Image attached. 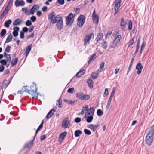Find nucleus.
I'll return each instance as SVG.
<instances>
[{"mask_svg": "<svg viewBox=\"0 0 154 154\" xmlns=\"http://www.w3.org/2000/svg\"><path fill=\"white\" fill-rule=\"evenodd\" d=\"M0 63L3 65H6L7 64V61L5 60H2L0 61Z\"/></svg>", "mask_w": 154, "mask_h": 154, "instance_id": "46", "label": "nucleus"}, {"mask_svg": "<svg viewBox=\"0 0 154 154\" xmlns=\"http://www.w3.org/2000/svg\"><path fill=\"white\" fill-rule=\"evenodd\" d=\"M39 6L38 5L36 4L33 6L31 9L30 10V14H33L39 9Z\"/></svg>", "mask_w": 154, "mask_h": 154, "instance_id": "15", "label": "nucleus"}, {"mask_svg": "<svg viewBox=\"0 0 154 154\" xmlns=\"http://www.w3.org/2000/svg\"><path fill=\"white\" fill-rule=\"evenodd\" d=\"M112 33V32L111 31H109L107 33L105 36L106 38H109L110 37L111 34Z\"/></svg>", "mask_w": 154, "mask_h": 154, "instance_id": "48", "label": "nucleus"}, {"mask_svg": "<svg viewBox=\"0 0 154 154\" xmlns=\"http://www.w3.org/2000/svg\"><path fill=\"white\" fill-rule=\"evenodd\" d=\"M27 86H24L23 87L25 88L24 91L28 93L29 94H31L34 97H35L38 98V94L36 92L37 88L36 85L35 86H31V89L29 90L26 88Z\"/></svg>", "mask_w": 154, "mask_h": 154, "instance_id": "2", "label": "nucleus"}, {"mask_svg": "<svg viewBox=\"0 0 154 154\" xmlns=\"http://www.w3.org/2000/svg\"><path fill=\"white\" fill-rule=\"evenodd\" d=\"M11 48V46L10 45H8L5 48V51L8 53H9L10 51Z\"/></svg>", "mask_w": 154, "mask_h": 154, "instance_id": "50", "label": "nucleus"}, {"mask_svg": "<svg viewBox=\"0 0 154 154\" xmlns=\"http://www.w3.org/2000/svg\"><path fill=\"white\" fill-rule=\"evenodd\" d=\"M83 94V93L80 92L76 94V97L79 99L82 100Z\"/></svg>", "mask_w": 154, "mask_h": 154, "instance_id": "34", "label": "nucleus"}, {"mask_svg": "<svg viewBox=\"0 0 154 154\" xmlns=\"http://www.w3.org/2000/svg\"><path fill=\"white\" fill-rule=\"evenodd\" d=\"M143 68V67L140 63H139L137 64L136 69L138 70L137 73L138 75H139L141 73Z\"/></svg>", "mask_w": 154, "mask_h": 154, "instance_id": "16", "label": "nucleus"}, {"mask_svg": "<svg viewBox=\"0 0 154 154\" xmlns=\"http://www.w3.org/2000/svg\"><path fill=\"white\" fill-rule=\"evenodd\" d=\"M57 15H56L55 13L52 12L50 13L48 16V19L50 20V22L52 24L58 23Z\"/></svg>", "mask_w": 154, "mask_h": 154, "instance_id": "5", "label": "nucleus"}, {"mask_svg": "<svg viewBox=\"0 0 154 154\" xmlns=\"http://www.w3.org/2000/svg\"><path fill=\"white\" fill-rule=\"evenodd\" d=\"M127 24L126 21L124 20V18L121 19L120 26L121 27V29L122 31H125V25Z\"/></svg>", "mask_w": 154, "mask_h": 154, "instance_id": "13", "label": "nucleus"}, {"mask_svg": "<svg viewBox=\"0 0 154 154\" xmlns=\"http://www.w3.org/2000/svg\"><path fill=\"white\" fill-rule=\"evenodd\" d=\"M134 39H131L129 41V45L128 46V47H129L130 46H131L134 43Z\"/></svg>", "mask_w": 154, "mask_h": 154, "instance_id": "49", "label": "nucleus"}, {"mask_svg": "<svg viewBox=\"0 0 154 154\" xmlns=\"http://www.w3.org/2000/svg\"><path fill=\"white\" fill-rule=\"evenodd\" d=\"M82 134V131L80 130H76L74 132V135L75 137H78Z\"/></svg>", "mask_w": 154, "mask_h": 154, "instance_id": "33", "label": "nucleus"}, {"mask_svg": "<svg viewBox=\"0 0 154 154\" xmlns=\"http://www.w3.org/2000/svg\"><path fill=\"white\" fill-rule=\"evenodd\" d=\"M146 45V43L145 42H143L141 45L140 49L143 50Z\"/></svg>", "mask_w": 154, "mask_h": 154, "instance_id": "51", "label": "nucleus"}, {"mask_svg": "<svg viewBox=\"0 0 154 154\" xmlns=\"http://www.w3.org/2000/svg\"><path fill=\"white\" fill-rule=\"evenodd\" d=\"M99 126V124L94 125L93 124H90L88 126V128L92 130L94 132L96 129Z\"/></svg>", "mask_w": 154, "mask_h": 154, "instance_id": "19", "label": "nucleus"}, {"mask_svg": "<svg viewBox=\"0 0 154 154\" xmlns=\"http://www.w3.org/2000/svg\"><path fill=\"white\" fill-rule=\"evenodd\" d=\"M85 70H82L78 72L76 74V77L79 78L82 76L85 72Z\"/></svg>", "mask_w": 154, "mask_h": 154, "instance_id": "26", "label": "nucleus"}, {"mask_svg": "<svg viewBox=\"0 0 154 154\" xmlns=\"http://www.w3.org/2000/svg\"><path fill=\"white\" fill-rule=\"evenodd\" d=\"M11 23L12 21L11 20H8L5 22L4 26L7 28H8L9 27V25L11 24Z\"/></svg>", "mask_w": 154, "mask_h": 154, "instance_id": "29", "label": "nucleus"}, {"mask_svg": "<svg viewBox=\"0 0 154 154\" xmlns=\"http://www.w3.org/2000/svg\"><path fill=\"white\" fill-rule=\"evenodd\" d=\"M77 102V100H75L74 101L72 100H70L69 103V104H71V105H73L74 104H75V103H76Z\"/></svg>", "mask_w": 154, "mask_h": 154, "instance_id": "60", "label": "nucleus"}, {"mask_svg": "<svg viewBox=\"0 0 154 154\" xmlns=\"http://www.w3.org/2000/svg\"><path fill=\"white\" fill-rule=\"evenodd\" d=\"M84 131L86 135H90L91 134V132L89 130L85 129L84 130Z\"/></svg>", "mask_w": 154, "mask_h": 154, "instance_id": "43", "label": "nucleus"}, {"mask_svg": "<svg viewBox=\"0 0 154 154\" xmlns=\"http://www.w3.org/2000/svg\"><path fill=\"white\" fill-rule=\"evenodd\" d=\"M13 34L14 36L16 37L18 35V32L13 31Z\"/></svg>", "mask_w": 154, "mask_h": 154, "instance_id": "59", "label": "nucleus"}, {"mask_svg": "<svg viewBox=\"0 0 154 154\" xmlns=\"http://www.w3.org/2000/svg\"><path fill=\"white\" fill-rule=\"evenodd\" d=\"M32 24V23L31 21L29 20H28L26 23V26H30Z\"/></svg>", "mask_w": 154, "mask_h": 154, "instance_id": "55", "label": "nucleus"}, {"mask_svg": "<svg viewBox=\"0 0 154 154\" xmlns=\"http://www.w3.org/2000/svg\"><path fill=\"white\" fill-rule=\"evenodd\" d=\"M30 19L32 22H34L36 20V17L35 16H33L31 17Z\"/></svg>", "mask_w": 154, "mask_h": 154, "instance_id": "54", "label": "nucleus"}, {"mask_svg": "<svg viewBox=\"0 0 154 154\" xmlns=\"http://www.w3.org/2000/svg\"><path fill=\"white\" fill-rule=\"evenodd\" d=\"M98 75V73L95 72L93 73L91 75V77L93 79H95L97 78Z\"/></svg>", "mask_w": 154, "mask_h": 154, "instance_id": "41", "label": "nucleus"}, {"mask_svg": "<svg viewBox=\"0 0 154 154\" xmlns=\"http://www.w3.org/2000/svg\"><path fill=\"white\" fill-rule=\"evenodd\" d=\"M12 37L11 33L8 36L5 43H8L12 41Z\"/></svg>", "mask_w": 154, "mask_h": 154, "instance_id": "32", "label": "nucleus"}, {"mask_svg": "<svg viewBox=\"0 0 154 154\" xmlns=\"http://www.w3.org/2000/svg\"><path fill=\"white\" fill-rule=\"evenodd\" d=\"M82 108L83 110L86 111H88L89 110L88 106V105H86L85 107H83Z\"/></svg>", "mask_w": 154, "mask_h": 154, "instance_id": "58", "label": "nucleus"}, {"mask_svg": "<svg viewBox=\"0 0 154 154\" xmlns=\"http://www.w3.org/2000/svg\"><path fill=\"white\" fill-rule=\"evenodd\" d=\"M18 60V58H15L12 60L11 64L13 66H14L17 64Z\"/></svg>", "mask_w": 154, "mask_h": 154, "instance_id": "30", "label": "nucleus"}, {"mask_svg": "<svg viewBox=\"0 0 154 154\" xmlns=\"http://www.w3.org/2000/svg\"><path fill=\"white\" fill-rule=\"evenodd\" d=\"M22 10L25 12V14L27 15H29L30 14V11H28L27 8H23L22 9Z\"/></svg>", "mask_w": 154, "mask_h": 154, "instance_id": "37", "label": "nucleus"}, {"mask_svg": "<svg viewBox=\"0 0 154 154\" xmlns=\"http://www.w3.org/2000/svg\"><path fill=\"white\" fill-rule=\"evenodd\" d=\"M132 27V22L131 20H129L128 22V30H131Z\"/></svg>", "mask_w": 154, "mask_h": 154, "instance_id": "38", "label": "nucleus"}, {"mask_svg": "<svg viewBox=\"0 0 154 154\" xmlns=\"http://www.w3.org/2000/svg\"><path fill=\"white\" fill-rule=\"evenodd\" d=\"M67 134V133L66 131H64L61 133L58 138V142L60 143H61L63 142Z\"/></svg>", "mask_w": 154, "mask_h": 154, "instance_id": "12", "label": "nucleus"}, {"mask_svg": "<svg viewBox=\"0 0 154 154\" xmlns=\"http://www.w3.org/2000/svg\"><path fill=\"white\" fill-rule=\"evenodd\" d=\"M75 16L72 13H70L66 17V24L69 26H71L73 23Z\"/></svg>", "mask_w": 154, "mask_h": 154, "instance_id": "3", "label": "nucleus"}, {"mask_svg": "<svg viewBox=\"0 0 154 154\" xmlns=\"http://www.w3.org/2000/svg\"><path fill=\"white\" fill-rule=\"evenodd\" d=\"M119 33L118 32L116 34V35L115 37V39L112 45V47H115L117 44L120 41V39H121L122 37L120 35H117L119 34Z\"/></svg>", "mask_w": 154, "mask_h": 154, "instance_id": "9", "label": "nucleus"}, {"mask_svg": "<svg viewBox=\"0 0 154 154\" xmlns=\"http://www.w3.org/2000/svg\"><path fill=\"white\" fill-rule=\"evenodd\" d=\"M94 34L93 33H91L90 34L86 35L84 39V45H86L89 43V41L92 37L94 38Z\"/></svg>", "mask_w": 154, "mask_h": 154, "instance_id": "8", "label": "nucleus"}, {"mask_svg": "<svg viewBox=\"0 0 154 154\" xmlns=\"http://www.w3.org/2000/svg\"><path fill=\"white\" fill-rule=\"evenodd\" d=\"M70 121L68 117H66L62 121L61 126L63 128H67L70 125Z\"/></svg>", "mask_w": 154, "mask_h": 154, "instance_id": "7", "label": "nucleus"}, {"mask_svg": "<svg viewBox=\"0 0 154 154\" xmlns=\"http://www.w3.org/2000/svg\"><path fill=\"white\" fill-rule=\"evenodd\" d=\"M81 121V118H79V117H76L75 119L74 120L75 122L76 123H79V122H80Z\"/></svg>", "mask_w": 154, "mask_h": 154, "instance_id": "52", "label": "nucleus"}, {"mask_svg": "<svg viewBox=\"0 0 154 154\" xmlns=\"http://www.w3.org/2000/svg\"><path fill=\"white\" fill-rule=\"evenodd\" d=\"M62 101H60V98L58 100V107L61 108L62 107Z\"/></svg>", "mask_w": 154, "mask_h": 154, "instance_id": "56", "label": "nucleus"}, {"mask_svg": "<svg viewBox=\"0 0 154 154\" xmlns=\"http://www.w3.org/2000/svg\"><path fill=\"white\" fill-rule=\"evenodd\" d=\"M112 98L109 97L108 100V101L107 102V105L106 106V108L107 109H108L109 108L111 104V102Z\"/></svg>", "mask_w": 154, "mask_h": 154, "instance_id": "36", "label": "nucleus"}, {"mask_svg": "<svg viewBox=\"0 0 154 154\" xmlns=\"http://www.w3.org/2000/svg\"><path fill=\"white\" fill-rule=\"evenodd\" d=\"M43 123H44V121H42L41 124L40 125L39 127H38V129H37V130L36 131L35 134V136H34L33 139L31 142H30L29 143H26V145L25 146V148H30L32 147L33 146V142H34V139L35 137V136H36V134L37 133V132L40 130L43 127Z\"/></svg>", "mask_w": 154, "mask_h": 154, "instance_id": "4", "label": "nucleus"}, {"mask_svg": "<svg viewBox=\"0 0 154 154\" xmlns=\"http://www.w3.org/2000/svg\"><path fill=\"white\" fill-rule=\"evenodd\" d=\"M64 3V0H58V3L61 5H63Z\"/></svg>", "mask_w": 154, "mask_h": 154, "instance_id": "63", "label": "nucleus"}, {"mask_svg": "<svg viewBox=\"0 0 154 154\" xmlns=\"http://www.w3.org/2000/svg\"><path fill=\"white\" fill-rule=\"evenodd\" d=\"M116 92V87H113V90L111 93L110 95V96L109 97L113 98V97L114 96V94Z\"/></svg>", "mask_w": 154, "mask_h": 154, "instance_id": "39", "label": "nucleus"}, {"mask_svg": "<svg viewBox=\"0 0 154 154\" xmlns=\"http://www.w3.org/2000/svg\"><path fill=\"white\" fill-rule=\"evenodd\" d=\"M34 37V33H32L31 35H29L27 36V38L28 39H29L30 38H33Z\"/></svg>", "mask_w": 154, "mask_h": 154, "instance_id": "62", "label": "nucleus"}, {"mask_svg": "<svg viewBox=\"0 0 154 154\" xmlns=\"http://www.w3.org/2000/svg\"><path fill=\"white\" fill-rule=\"evenodd\" d=\"M28 30V28L26 27H24L23 29V32H26Z\"/></svg>", "mask_w": 154, "mask_h": 154, "instance_id": "61", "label": "nucleus"}, {"mask_svg": "<svg viewBox=\"0 0 154 154\" xmlns=\"http://www.w3.org/2000/svg\"><path fill=\"white\" fill-rule=\"evenodd\" d=\"M93 116L90 115V116H87V113H85L84 116V118L86 119L87 122L89 123L91 122L93 119Z\"/></svg>", "mask_w": 154, "mask_h": 154, "instance_id": "17", "label": "nucleus"}, {"mask_svg": "<svg viewBox=\"0 0 154 154\" xmlns=\"http://www.w3.org/2000/svg\"><path fill=\"white\" fill-rule=\"evenodd\" d=\"M90 98V96L88 95L83 94L82 100H88Z\"/></svg>", "mask_w": 154, "mask_h": 154, "instance_id": "35", "label": "nucleus"}, {"mask_svg": "<svg viewBox=\"0 0 154 154\" xmlns=\"http://www.w3.org/2000/svg\"><path fill=\"white\" fill-rule=\"evenodd\" d=\"M97 57L96 55L95 54H93L92 56H91L90 57L89 60L88 61V64H90L91 63L92 61L94 60V58L95 59Z\"/></svg>", "mask_w": 154, "mask_h": 154, "instance_id": "31", "label": "nucleus"}, {"mask_svg": "<svg viewBox=\"0 0 154 154\" xmlns=\"http://www.w3.org/2000/svg\"><path fill=\"white\" fill-rule=\"evenodd\" d=\"M19 28L17 26L14 27L13 28L14 31L18 32L19 30Z\"/></svg>", "mask_w": 154, "mask_h": 154, "instance_id": "64", "label": "nucleus"}, {"mask_svg": "<svg viewBox=\"0 0 154 154\" xmlns=\"http://www.w3.org/2000/svg\"><path fill=\"white\" fill-rule=\"evenodd\" d=\"M55 112V110L52 109L48 113L46 116V118H51L54 114V112Z\"/></svg>", "mask_w": 154, "mask_h": 154, "instance_id": "24", "label": "nucleus"}, {"mask_svg": "<svg viewBox=\"0 0 154 154\" xmlns=\"http://www.w3.org/2000/svg\"><path fill=\"white\" fill-rule=\"evenodd\" d=\"M32 47V45L30 44L27 47L25 51L26 57H27L30 51L31 50Z\"/></svg>", "mask_w": 154, "mask_h": 154, "instance_id": "27", "label": "nucleus"}, {"mask_svg": "<svg viewBox=\"0 0 154 154\" xmlns=\"http://www.w3.org/2000/svg\"><path fill=\"white\" fill-rule=\"evenodd\" d=\"M154 134V125H153L150 127L149 132L145 138L146 144L148 146H150L153 141Z\"/></svg>", "mask_w": 154, "mask_h": 154, "instance_id": "1", "label": "nucleus"}, {"mask_svg": "<svg viewBox=\"0 0 154 154\" xmlns=\"http://www.w3.org/2000/svg\"><path fill=\"white\" fill-rule=\"evenodd\" d=\"M15 6L17 7L19 6H24L25 4V2L23 0H16L14 3Z\"/></svg>", "mask_w": 154, "mask_h": 154, "instance_id": "14", "label": "nucleus"}, {"mask_svg": "<svg viewBox=\"0 0 154 154\" xmlns=\"http://www.w3.org/2000/svg\"><path fill=\"white\" fill-rule=\"evenodd\" d=\"M9 83L10 82L8 83L7 80H5L3 82L0 83V87L1 89H3L4 88H6Z\"/></svg>", "mask_w": 154, "mask_h": 154, "instance_id": "18", "label": "nucleus"}, {"mask_svg": "<svg viewBox=\"0 0 154 154\" xmlns=\"http://www.w3.org/2000/svg\"><path fill=\"white\" fill-rule=\"evenodd\" d=\"M24 38V32L21 31L20 32V38L22 39H23Z\"/></svg>", "mask_w": 154, "mask_h": 154, "instance_id": "53", "label": "nucleus"}, {"mask_svg": "<svg viewBox=\"0 0 154 154\" xmlns=\"http://www.w3.org/2000/svg\"><path fill=\"white\" fill-rule=\"evenodd\" d=\"M92 18L94 22L97 24L99 21V16L95 13V10H94L92 15Z\"/></svg>", "mask_w": 154, "mask_h": 154, "instance_id": "10", "label": "nucleus"}, {"mask_svg": "<svg viewBox=\"0 0 154 154\" xmlns=\"http://www.w3.org/2000/svg\"><path fill=\"white\" fill-rule=\"evenodd\" d=\"M115 2L116 4L115 5L114 9L118 10L121 6L120 4L122 2V1L121 0H116Z\"/></svg>", "mask_w": 154, "mask_h": 154, "instance_id": "21", "label": "nucleus"}, {"mask_svg": "<svg viewBox=\"0 0 154 154\" xmlns=\"http://www.w3.org/2000/svg\"><path fill=\"white\" fill-rule=\"evenodd\" d=\"M22 23V21L20 20V19L18 18L15 20L13 23V25L14 26H16L21 24Z\"/></svg>", "mask_w": 154, "mask_h": 154, "instance_id": "23", "label": "nucleus"}, {"mask_svg": "<svg viewBox=\"0 0 154 154\" xmlns=\"http://www.w3.org/2000/svg\"><path fill=\"white\" fill-rule=\"evenodd\" d=\"M63 27V21L62 18L58 15V30H60Z\"/></svg>", "mask_w": 154, "mask_h": 154, "instance_id": "11", "label": "nucleus"}, {"mask_svg": "<svg viewBox=\"0 0 154 154\" xmlns=\"http://www.w3.org/2000/svg\"><path fill=\"white\" fill-rule=\"evenodd\" d=\"M97 114L98 116H101L103 114V111L100 109H98L97 111Z\"/></svg>", "mask_w": 154, "mask_h": 154, "instance_id": "42", "label": "nucleus"}, {"mask_svg": "<svg viewBox=\"0 0 154 154\" xmlns=\"http://www.w3.org/2000/svg\"><path fill=\"white\" fill-rule=\"evenodd\" d=\"M10 10L8 9L5 8L3 13L2 14L1 16L0 17V19L2 20L4 18L5 16H6L7 13H8Z\"/></svg>", "mask_w": 154, "mask_h": 154, "instance_id": "20", "label": "nucleus"}, {"mask_svg": "<svg viewBox=\"0 0 154 154\" xmlns=\"http://www.w3.org/2000/svg\"><path fill=\"white\" fill-rule=\"evenodd\" d=\"M67 92L71 94H72L74 92V88H69L67 90Z\"/></svg>", "mask_w": 154, "mask_h": 154, "instance_id": "45", "label": "nucleus"}, {"mask_svg": "<svg viewBox=\"0 0 154 154\" xmlns=\"http://www.w3.org/2000/svg\"><path fill=\"white\" fill-rule=\"evenodd\" d=\"M6 32V31L5 29H2L0 33L1 36L3 37L5 35Z\"/></svg>", "mask_w": 154, "mask_h": 154, "instance_id": "44", "label": "nucleus"}, {"mask_svg": "<svg viewBox=\"0 0 154 154\" xmlns=\"http://www.w3.org/2000/svg\"><path fill=\"white\" fill-rule=\"evenodd\" d=\"M103 37V34L101 32H99L97 34V36L95 39V40L97 42H98L99 41L102 40Z\"/></svg>", "mask_w": 154, "mask_h": 154, "instance_id": "22", "label": "nucleus"}, {"mask_svg": "<svg viewBox=\"0 0 154 154\" xmlns=\"http://www.w3.org/2000/svg\"><path fill=\"white\" fill-rule=\"evenodd\" d=\"M108 45L107 42L106 41H104L102 44V47L104 49H106Z\"/></svg>", "mask_w": 154, "mask_h": 154, "instance_id": "40", "label": "nucleus"}, {"mask_svg": "<svg viewBox=\"0 0 154 154\" xmlns=\"http://www.w3.org/2000/svg\"><path fill=\"white\" fill-rule=\"evenodd\" d=\"M109 94L108 89L106 88L105 89V92L104 93L103 96L104 97L108 95Z\"/></svg>", "mask_w": 154, "mask_h": 154, "instance_id": "57", "label": "nucleus"}, {"mask_svg": "<svg viewBox=\"0 0 154 154\" xmlns=\"http://www.w3.org/2000/svg\"><path fill=\"white\" fill-rule=\"evenodd\" d=\"M89 110H90V112H87L86 113L87 114V116H89L90 115L93 116L95 111L94 108V107L90 108Z\"/></svg>", "mask_w": 154, "mask_h": 154, "instance_id": "28", "label": "nucleus"}, {"mask_svg": "<svg viewBox=\"0 0 154 154\" xmlns=\"http://www.w3.org/2000/svg\"><path fill=\"white\" fill-rule=\"evenodd\" d=\"M87 83L88 84L89 87L91 89H92L93 87V80L90 79L87 81Z\"/></svg>", "mask_w": 154, "mask_h": 154, "instance_id": "25", "label": "nucleus"}, {"mask_svg": "<svg viewBox=\"0 0 154 154\" xmlns=\"http://www.w3.org/2000/svg\"><path fill=\"white\" fill-rule=\"evenodd\" d=\"M12 3L13 2L9 1V2L8 3V5L6 6V8L10 10L11 7L12 6Z\"/></svg>", "mask_w": 154, "mask_h": 154, "instance_id": "47", "label": "nucleus"}, {"mask_svg": "<svg viewBox=\"0 0 154 154\" xmlns=\"http://www.w3.org/2000/svg\"><path fill=\"white\" fill-rule=\"evenodd\" d=\"M85 16L83 15H80L77 18V26L80 27H82L85 22Z\"/></svg>", "mask_w": 154, "mask_h": 154, "instance_id": "6", "label": "nucleus"}]
</instances>
